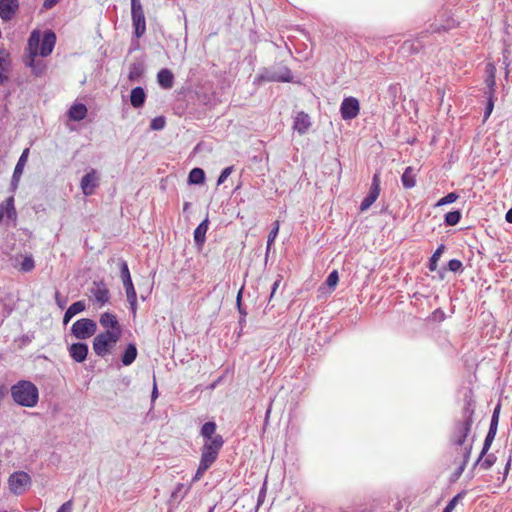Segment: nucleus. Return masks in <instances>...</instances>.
I'll list each match as a JSON object with an SVG mask.
<instances>
[{
  "label": "nucleus",
  "mask_w": 512,
  "mask_h": 512,
  "mask_svg": "<svg viewBox=\"0 0 512 512\" xmlns=\"http://www.w3.org/2000/svg\"><path fill=\"white\" fill-rule=\"evenodd\" d=\"M475 412V401L472 391H468L464 396V407L461 419L455 424L451 434V442L456 446L463 448H472L476 434L473 430V415Z\"/></svg>",
  "instance_id": "nucleus-1"
},
{
  "label": "nucleus",
  "mask_w": 512,
  "mask_h": 512,
  "mask_svg": "<svg viewBox=\"0 0 512 512\" xmlns=\"http://www.w3.org/2000/svg\"><path fill=\"white\" fill-rule=\"evenodd\" d=\"M56 43V36L52 31H46L41 37L39 31H33L28 39L29 62L27 65L33 66L35 57L40 55L47 57L54 49Z\"/></svg>",
  "instance_id": "nucleus-2"
},
{
  "label": "nucleus",
  "mask_w": 512,
  "mask_h": 512,
  "mask_svg": "<svg viewBox=\"0 0 512 512\" xmlns=\"http://www.w3.org/2000/svg\"><path fill=\"white\" fill-rule=\"evenodd\" d=\"M10 392L13 401L22 407L32 408L38 403L39 390L31 381H18L12 385Z\"/></svg>",
  "instance_id": "nucleus-3"
},
{
  "label": "nucleus",
  "mask_w": 512,
  "mask_h": 512,
  "mask_svg": "<svg viewBox=\"0 0 512 512\" xmlns=\"http://www.w3.org/2000/svg\"><path fill=\"white\" fill-rule=\"evenodd\" d=\"M121 335L118 332H102L94 337L93 350L97 356L104 357L110 349L119 341Z\"/></svg>",
  "instance_id": "nucleus-4"
},
{
  "label": "nucleus",
  "mask_w": 512,
  "mask_h": 512,
  "mask_svg": "<svg viewBox=\"0 0 512 512\" xmlns=\"http://www.w3.org/2000/svg\"><path fill=\"white\" fill-rule=\"evenodd\" d=\"M97 324L89 318H81L73 323L71 334L78 340H85L96 333Z\"/></svg>",
  "instance_id": "nucleus-5"
},
{
  "label": "nucleus",
  "mask_w": 512,
  "mask_h": 512,
  "mask_svg": "<svg viewBox=\"0 0 512 512\" xmlns=\"http://www.w3.org/2000/svg\"><path fill=\"white\" fill-rule=\"evenodd\" d=\"M131 14L135 35L137 38H140L146 31V22L144 12L139 0H131Z\"/></svg>",
  "instance_id": "nucleus-6"
},
{
  "label": "nucleus",
  "mask_w": 512,
  "mask_h": 512,
  "mask_svg": "<svg viewBox=\"0 0 512 512\" xmlns=\"http://www.w3.org/2000/svg\"><path fill=\"white\" fill-rule=\"evenodd\" d=\"M201 435L206 440L204 448L222 447L223 439L222 436L216 434V424L214 422H206L201 428Z\"/></svg>",
  "instance_id": "nucleus-7"
},
{
  "label": "nucleus",
  "mask_w": 512,
  "mask_h": 512,
  "mask_svg": "<svg viewBox=\"0 0 512 512\" xmlns=\"http://www.w3.org/2000/svg\"><path fill=\"white\" fill-rule=\"evenodd\" d=\"M8 483L10 491L15 495H20L25 491L26 487L30 485L31 478L28 473L17 471L9 476Z\"/></svg>",
  "instance_id": "nucleus-8"
},
{
  "label": "nucleus",
  "mask_w": 512,
  "mask_h": 512,
  "mask_svg": "<svg viewBox=\"0 0 512 512\" xmlns=\"http://www.w3.org/2000/svg\"><path fill=\"white\" fill-rule=\"evenodd\" d=\"M218 457V450H204L202 453L199 466L192 478L193 482L199 481L204 473L211 467Z\"/></svg>",
  "instance_id": "nucleus-9"
},
{
  "label": "nucleus",
  "mask_w": 512,
  "mask_h": 512,
  "mask_svg": "<svg viewBox=\"0 0 512 512\" xmlns=\"http://www.w3.org/2000/svg\"><path fill=\"white\" fill-rule=\"evenodd\" d=\"M360 111L359 101L355 97H346L340 106V113L343 120L356 118Z\"/></svg>",
  "instance_id": "nucleus-10"
},
{
  "label": "nucleus",
  "mask_w": 512,
  "mask_h": 512,
  "mask_svg": "<svg viewBox=\"0 0 512 512\" xmlns=\"http://www.w3.org/2000/svg\"><path fill=\"white\" fill-rule=\"evenodd\" d=\"M380 194V176L378 173L374 174L368 195L363 199L360 204L362 212L368 210L371 205L377 200Z\"/></svg>",
  "instance_id": "nucleus-11"
},
{
  "label": "nucleus",
  "mask_w": 512,
  "mask_h": 512,
  "mask_svg": "<svg viewBox=\"0 0 512 512\" xmlns=\"http://www.w3.org/2000/svg\"><path fill=\"white\" fill-rule=\"evenodd\" d=\"M99 185V175L95 169H91L81 179V189L84 195L91 196Z\"/></svg>",
  "instance_id": "nucleus-12"
},
{
  "label": "nucleus",
  "mask_w": 512,
  "mask_h": 512,
  "mask_svg": "<svg viewBox=\"0 0 512 512\" xmlns=\"http://www.w3.org/2000/svg\"><path fill=\"white\" fill-rule=\"evenodd\" d=\"M90 293L100 307L109 302L110 293L103 281H94L93 286L90 289Z\"/></svg>",
  "instance_id": "nucleus-13"
},
{
  "label": "nucleus",
  "mask_w": 512,
  "mask_h": 512,
  "mask_svg": "<svg viewBox=\"0 0 512 512\" xmlns=\"http://www.w3.org/2000/svg\"><path fill=\"white\" fill-rule=\"evenodd\" d=\"M99 323L107 333L118 332V335H121L122 333L121 326L118 322L116 315H114L111 312L102 313L99 318Z\"/></svg>",
  "instance_id": "nucleus-14"
},
{
  "label": "nucleus",
  "mask_w": 512,
  "mask_h": 512,
  "mask_svg": "<svg viewBox=\"0 0 512 512\" xmlns=\"http://www.w3.org/2000/svg\"><path fill=\"white\" fill-rule=\"evenodd\" d=\"M11 72L10 54L3 48H0V86L9 80Z\"/></svg>",
  "instance_id": "nucleus-15"
},
{
  "label": "nucleus",
  "mask_w": 512,
  "mask_h": 512,
  "mask_svg": "<svg viewBox=\"0 0 512 512\" xmlns=\"http://www.w3.org/2000/svg\"><path fill=\"white\" fill-rule=\"evenodd\" d=\"M19 7L18 0H0V18L9 21L13 18Z\"/></svg>",
  "instance_id": "nucleus-16"
},
{
  "label": "nucleus",
  "mask_w": 512,
  "mask_h": 512,
  "mask_svg": "<svg viewBox=\"0 0 512 512\" xmlns=\"http://www.w3.org/2000/svg\"><path fill=\"white\" fill-rule=\"evenodd\" d=\"M68 352L70 357L77 363H82L86 360L88 355V345L83 342L73 343Z\"/></svg>",
  "instance_id": "nucleus-17"
},
{
  "label": "nucleus",
  "mask_w": 512,
  "mask_h": 512,
  "mask_svg": "<svg viewBox=\"0 0 512 512\" xmlns=\"http://www.w3.org/2000/svg\"><path fill=\"white\" fill-rule=\"evenodd\" d=\"M264 79L273 82H290L292 80V74L290 69L287 67H281L278 70L267 71L262 76Z\"/></svg>",
  "instance_id": "nucleus-18"
},
{
  "label": "nucleus",
  "mask_w": 512,
  "mask_h": 512,
  "mask_svg": "<svg viewBox=\"0 0 512 512\" xmlns=\"http://www.w3.org/2000/svg\"><path fill=\"white\" fill-rule=\"evenodd\" d=\"M311 126V120L307 113L300 111L294 117L293 129L300 135H304L308 132Z\"/></svg>",
  "instance_id": "nucleus-19"
},
{
  "label": "nucleus",
  "mask_w": 512,
  "mask_h": 512,
  "mask_svg": "<svg viewBox=\"0 0 512 512\" xmlns=\"http://www.w3.org/2000/svg\"><path fill=\"white\" fill-rule=\"evenodd\" d=\"M16 215L14 198L11 196L0 204V223H2L5 219L14 220L16 219Z\"/></svg>",
  "instance_id": "nucleus-20"
},
{
  "label": "nucleus",
  "mask_w": 512,
  "mask_h": 512,
  "mask_svg": "<svg viewBox=\"0 0 512 512\" xmlns=\"http://www.w3.org/2000/svg\"><path fill=\"white\" fill-rule=\"evenodd\" d=\"M28 156H29V148H26L23 150L22 154L20 155L19 159H18V162L14 168V172H13V175H12V184L13 185H17L21 176H22V173H23V170H24V167L27 163V160H28Z\"/></svg>",
  "instance_id": "nucleus-21"
},
{
  "label": "nucleus",
  "mask_w": 512,
  "mask_h": 512,
  "mask_svg": "<svg viewBox=\"0 0 512 512\" xmlns=\"http://www.w3.org/2000/svg\"><path fill=\"white\" fill-rule=\"evenodd\" d=\"M488 451L489 450H481L473 465L474 468L479 466L481 469L487 470L496 462V456L493 453H488Z\"/></svg>",
  "instance_id": "nucleus-22"
},
{
  "label": "nucleus",
  "mask_w": 512,
  "mask_h": 512,
  "mask_svg": "<svg viewBox=\"0 0 512 512\" xmlns=\"http://www.w3.org/2000/svg\"><path fill=\"white\" fill-rule=\"evenodd\" d=\"M488 451L489 450H481L473 465L474 468L479 466L481 469L487 470L496 462V456L493 453H488Z\"/></svg>",
  "instance_id": "nucleus-23"
},
{
  "label": "nucleus",
  "mask_w": 512,
  "mask_h": 512,
  "mask_svg": "<svg viewBox=\"0 0 512 512\" xmlns=\"http://www.w3.org/2000/svg\"><path fill=\"white\" fill-rule=\"evenodd\" d=\"M86 309V304L84 301H76L73 304H71L68 309L66 310L64 317H63V324L67 325L70 320L77 314L83 312Z\"/></svg>",
  "instance_id": "nucleus-24"
},
{
  "label": "nucleus",
  "mask_w": 512,
  "mask_h": 512,
  "mask_svg": "<svg viewBox=\"0 0 512 512\" xmlns=\"http://www.w3.org/2000/svg\"><path fill=\"white\" fill-rule=\"evenodd\" d=\"M146 100V93L144 89L137 86L131 90L130 102L134 108H141Z\"/></svg>",
  "instance_id": "nucleus-25"
},
{
  "label": "nucleus",
  "mask_w": 512,
  "mask_h": 512,
  "mask_svg": "<svg viewBox=\"0 0 512 512\" xmlns=\"http://www.w3.org/2000/svg\"><path fill=\"white\" fill-rule=\"evenodd\" d=\"M209 226L208 217H206L194 230V241L197 245L201 246L206 240V233Z\"/></svg>",
  "instance_id": "nucleus-26"
},
{
  "label": "nucleus",
  "mask_w": 512,
  "mask_h": 512,
  "mask_svg": "<svg viewBox=\"0 0 512 512\" xmlns=\"http://www.w3.org/2000/svg\"><path fill=\"white\" fill-rule=\"evenodd\" d=\"M145 64L142 60L133 62L129 67L128 79L130 81H138L144 74Z\"/></svg>",
  "instance_id": "nucleus-27"
},
{
  "label": "nucleus",
  "mask_w": 512,
  "mask_h": 512,
  "mask_svg": "<svg viewBox=\"0 0 512 512\" xmlns=\"http://www.w3.org/2000/svg\"><path fill=\"white\" fill-rule=\"evenodd\" d=\"M401 182L404 188L411 189L416 185V170L409 166L401 176Z\"/></svg>",
  "instance_id": "nucleus-28"
},
{
  "label": "nucleus",
  "mask_w": 512,
  "mask_h": 512,
  "mask_svg": "<svg viewBox=\"0 0 512 512\" xmlns=\"http://www.w3.org/2000/svg\"><path fill=\"white\" fill-rule=\"evenodd\" d=\"M87 115V108L84 104L77 103L70 107L68 111V116L71 120L81 121Z\"/></svg>",
  "instance_id": "nucleus-29"
},
{
  "label": "nucleus",
  "mask_w": 512,
  "mask_h": 512,
  "mask_svg": "<svg viewBox=\"0 0 512 512\" xmlns=\"http://www.w3.org/2000/svg\"><path fill=\"white\" fill-rule=\"evenodd\" d=\"M159 85L164 89H170L173 86V74L168 69H162L157 74Z\"/></svg>",
  "instance_id": "nucleus-30"
},
{
  "label": "nucleus",
  "mask_w": 512,
  "mask_h": 512,
  "mask_svg": "<svg viewBox=\"0 0 512 512\" xmlns=\"http://www.w3.org/2000/svg\"><path fill=\"white\" fill-rule=\"evenodd\" d=\"M137 348H136V345L135 344H128V346L126 347L123 355H122V358H121V362L124 366H129L131 365L136 357H137Z\"/></svg>",
  "instance_id": "nucleus-31"
},
{
  "label": "nucleus",
  "mask_w": 512,
  "mask_h": 512,
  "mask_svg": "<svg viewBox=\"0 0 512 512\" xmlns=\"http://www.w3.org/2000/svg\"><path fill=\"white\" fill-rule=\"evenodd\" d=\"M470 452L471 450H465V453L463 454L462 462L459 464V466L456 468V470L451 474L450 482H456L460 476L462 475L468 461L470 458Z\"/></svg>",
  "instance_id": "nucleus-32"
},
{
  "label": "nucleus",
  "mask_w": 512,
  "mask_h": 512,
  "mask_svg": "<svg viewBox=\"0 0 512 512\" xmlns=\"http://www.w3.org/2000/svg\"><path fill=\"white\" fill-rule=\"evenodd\" d=\"M204 180L205 173L201 168H193L188 175V181L190 184H202Z\"/></svg>",
  "instance_id": "nucleus-33"
},
{
  "label": "nucleus",
  "mask_w": 512,
  "mask_h": 512,
  "mask_svg": "<svg viewBox=\"0 0 512 512\" xmlns=\"http://www.w3.org/2000/svg\"><path fill=\"white\" fill-rule=\"evenodd\" d=\"M444 251H445V245L440 244L429 260L428 268L430 271H436L438 260L440 259V257L444 253Z\"/></svg>",
  "instance_id": "nucleus-34"
},
{
  "label": "nucleus",
  "mask_w": 512,
  "mask_h": 512,
  "mask_svg": "<svg viewBox=\"0 0 512 512\" xmlns=\"http://www.w3.org/2000/svg\"><path fill=\"white\" fill-rule=\"evenodd\" d=\"M461 212L459 210L450 211L445 214V224L448 226H455L461 220Z\"/></svg>",
  "instance_id": "nucleus-35"
},
{
  "label": "nucleus",
  "mask_w": 512,
  "mask_h": 512,
  "mask_svg": "<svg viewBox=\"0 0 512 512\" xmlns=\"http://www.w3.org/2000/svg\"><path fill=\"white\" fill-rule=\"evenodd\" d=\"M119 267H120V276H121L122 282L125 283V282H128L129 280H132L130 271L128 268V264L125 260H123V259L119 260Z\"/></svg>",
  "instance_id": "nucleus-36"
},
{
  "label": "nucleus",
  "mask_w": 512,
  "mask_h": 512,
  "mask_svg": "<svg viewBox=\"0 0 512 512\" xmlns=\"http://www.w3.org/2000/svg\"><path fill=\"white\" fill-rule=\"evenodd\" d=\"M458 197V194H456L455 192H450L446 196L439 199L438 202L436 203V206L439 207L454 203L458 199Z\"/></svg>",
  "instance_id": "nucleus-37"
},
{
  "label": "nucleus",
  "mask_w": 512,
  "mask_h": 512,
  "mask_svg": "<svg viewBox=\"0 0 512 512\" xmlns=\"http://www.w3.org/2000/svg\"><path fill=\"white\" fill-rule=\"evenodd\" d=\"M279 227H280L279 221H275V223L273 224V228L271 229V231L269 232V235H268L267 250L270 249L271 245L275 241V239L278 235V232H279Z\"/></svg>",
  "instance_id": "nucleus-38"
},
{
  "label": "nucleus",
  "mask_w": 512,
  "mask_h": 512,
  "mask_svg": "<svg viewBox=\"0 0 512 512\" xmlns=\"http://www.w3.org/2000/svg\"><path fill=\"white\" fill-rule=\"evenodd\" d=\"M123 286L126 291L127 300H134V298H137L136 291H135L132 280H129L128 282L123 283Z\"/></svg>",
  "instance_id": "nucleus-39"
},
{
  "label": "nucleus",
  "mask_w": 512,
  "mask_h": 512,
  "mask_svg": "<svg viewBox=\"0 0 512 512\" xmlns=\"http://www.w3.org/2000/svg\"><path fill=\"white\" fill-rule=\"evenodd\" d=\"M35 263L32 256H25L21 262V270L23 272H30L34 269Z\"/></svg>",
  "instance_id": "nucleus-40"
},
{
  "label": "nucleus",
  "mask_w": 512,
  "mask_h": 512,
  "mask_svg": "<svg viewBox=\"0 0 512 512\" xmlns=\"http://www.w3.org/2000/svg\"><path fill=\"white\" fill-rule=\"evenodd\" d=\"M464 496V492H460L458 493L457 495H455L448 503L447 505L445 506V508L443 509L444 512H452L453 509L455 508L456 504L458 503V501L460 499H462Z\"/></svg>",
  "instance_id": "nucleus-41"
},
{
  "label": "nucleus",
  "mask_w": 512,
  "mask_h": 512,
  "mask_svg": "<svg viewBox=\"0 0 512 512\" xmlns=\"http://www.w3.org/2000/svg\"><path fill=\"white\" fill-rule=\"evenodd\" d=\"M165 123H166L165 118L162 116H158V117H155L154 119H152V121L150 123V128L152 130L159 131L165 127Z\"/></svg>",
  "instance_id": "nucleus-42"
},
{
  "label": "nucleus",
  "mask_w": 512,
  "mask_h": 512,
  "mask_svg": "<svg viewBox=\"0 0 512 512\" xmlns=\"http://www.w3.org/2000/svg\"><path fill=\"white\" fill-rule=\"evenodd\" d=\"M232 172H233V166L224 168L218 177L217 185L223 184L227 180V178L231 175Z\"/></svg>",
  "instance_id": "nucleus-43"
},
{
  "label": "nucleus",
  "mask_w": 512,
  "mask_h": 512,
  "mask_svg": "<svg viewBox=\"0 0 512 512\" xmlns=\"http://www.w3.org/2000/svg\"><path fill=\"white\" fill-rule=\"evenodd\" d=\"M485 83H486V86L488 88V91L486 92V95H493L495 94V85H496V82H495V77H492V76H486V79H485Z\"/></svg>",
  "instance_id": "nucleus-44"
},
{
  "label": "nucleus",
  "mask_w": 512,
  "mask_h": 512,
  "mask_svg": "<svg viewBox=\"0 0 512 512\" xmlns=\"http://www.w3.org/2000/svg\"><path fill=\"white\" fill-rule=\"evenodd\" d=\"M493 108H494V96L487 95V104H486L485 111H484V119H487L491 115Z\"/></svg>",
  "instance_id": "nucleus-45"
},
{
  "label": "nucleus",
  "mask_w": 512,
  "mask_h": 512,
  "mask_svg": "<svg viewBox=\"0 0 512 512\" xmlns=\"http://www.w3.org/2000/svg\"><path fill=\"white\" fill-rule=\"evenodd\" d=\"M339 281V276H338V272L336 270L332 271L327 279H326V284L330 287V288H334L337 283Z\"/></svg>",
  "instance_id": "nucleus-46"
},
{
  "label": "nucleus",
  "mask_w": 512,
  "mask_h": 512,
  "mask_svg": "<svg viewBox=\"0 0 512 512\" xmlns=\"http://www.w3.org/2000/svg\"><path fill=\"white\" fill-rule=\"evenodd\" d=\"M420 47H421V45L419 42H417L415 44L414 42H411V41H405L404 44L402 45L401 49L404 52H407V51L417 52L420 49Z\"/></svg>",
  "instance_id": "nucleus-47"
},
{
  "label": "nucleus",
  "mask_w": 512,
  "mask_h": 512,
  "mask_svg": "<svg viewBox=\"0 0 512 512\" xmlns=\"http://www.w3.org/2000/svg\"><path fill=\"white\" fill-rule=\"evenodd\" d=\"M242 293H243V287L238 291V294H237V297H236V304H237V308H238V311L240 313V315L242 317H246L247 316V311L246 309L242 306Z\"/></svg>",
  "instance_id": "nucleus-48"
},
{
  "label": "nucleus",
  "mask_w": 512,
  "mask_h": 512,
  "mask_svg": "<svg viewBox=\"0 0 512 512\" xmlns=\"http://www.w3.org/2000/svg\"><path fill=\"white\" fill-rule=\"evenodd\" d=\"M448 269L452 272L462 271V262L458 259H452L448 262Z\"/></svg>",
  "instance_id": "nucleus-49"
},
{
  "label": "nucleus",
  "mask_w": 512,
  "mask_h": 512,
  "mask_svg": "<svg viewBox=\"0 0 512 512\" xmlns=\"http://www.w3.org/2000/svg\"><path fill=\"white\" fill-rule=\"evenodd\" d=\"M55 301L60 309H64L67 304V299L62 298L59 291L55 292Z\"/></svg>",
  "instance_id": "nucleus-50"
},
{
  "label": "nucleus",
  "mask_w": 512,
  "mask_h": 512,
  "mask_svg": "<svg viewBox=\"0 0 512 512\" xmlns=\"http://www.w3.org/2000/svg\"><path fill=\"white\" fill-rule=\"evenodd\" d=\"M73 503L72 500L66 501L63 503L57 510V512H72Z\"/></svg>",
  "instance_id": "nucleus-51"
},
{
  "label": "nucleus",
  "mask_w": 512,
  "mask_h": 512,
  "mask_svg": "<svg viewBox=\"0 0 512 512\" xmlns=\"http://www.w3.org/2000/svg\"><path fill=\"white\" fill-rule=\"evenodd\" d=\"M280 283H281V277L279 276L278 279L275 280V282L272 285L271 293H270V300L273 299V297L275 296V293H276L277 289L279 288Z\"/></svg>",
  "instance_id": "nucleus-52"
},
{
  "label": "nucleus",
  "mask_w": 512,
  "mask_h": 512,
  "mask_svg": "<svg viewBox=\"0 0 512 512\" xmlns=\"http://www.w3.org/2000/svg\"><path fill=\"white\" fill-rule=\"evenodd\" d=\"M486 74L487 76L495 77L496 74V67L492 63H488L486 66Z\"/></svg>",
  "instance_id": "nucleus-53"
},
{
  "label": "nucleus",
  "mask_w": 512,
  "mask_h": 512,
  "mask_svg": "<svg viewBox=\"0 0 512 512\" xmlns=\"http://www.w3.org/2000/svg\"><path fill=\"white\" fill-rule=\"evenodd\" d=\"M452 27H453L452 23H448L447 25H443V26H435L433 28V32L447 31V30L451 29Z\"/></svg>",
  "instance_id": "nucleus-54"
},
{
  "label": "nucleus",
  "mask_w": 512,
  "mask_h": 512,
  "mask_svg": "<svg viewBox=\"0 0 512 512\" xmlns=\"http://www.w3.org/2000/svg\"><path fill=\"white\" fill-rule=\"evenodd\" d=\"M60 0H44L43 7L45 9H51L54 7Z\"/></svg>",
  "instance_id": "nucleus-55"
},
{
  "label": "nucleus",
  "mask_w": 512,
  "mask_h": 512,
  "mask_svg": "<svg viewBox=\"0 0 512 512\" xmlns=\"http://www.w3.org/2000/svg\"><path fill=\"white\" fill-rule=\"evenodd\" d=\"M499 415H500V404H498L494 410H493V413H492V417H491V420L494 421L495 418H496V421L499 422Z\"/></svg>",
  "instance_id": "nucleus-56"
},
{
  "label": "nucleus",
  "mask_w": 512,
  "mask_h": 512,
  "mask_svg": "<svg viewBox=\"0 0 512 512\" xmlns=\"http://www.w3.org/2000/svg\"><path fill=\"white\" fill-rule=\"evenodd\" d=\"M503 58H504V63L506 64V68H507L509 65V50L508 49H505L503 51ZM508 74H509V71L506 69V77L508 76Z\"/></svg>",
  "instance_id": "nucleus-57"
},
{
  "label": "nucleus",
  "mask_w": 512,
  "mask_h": 512,
  "mask_svg": "<svg viewBox=\"0 0 512 512\" xmlns=\"http://www.w3.org/2000/svg\"><path fill=\"white\" fill-rule=\"evenodd\" d=\"M510 465H511V456H509L507 462H506V465H505V468H504V473H503V480L506 479L508 473H509V470H510Z\"/></svg>",
  "instance_id": "nucleus-58"
},
{
  "label": "nucleus",
  "mask_w": 512,
  "mask_h": 512,
  "mask_svg": "<svg viewBox=\"0 0 512 512\" xmlns=\"http://www.w3.org/2000/svg\"><path fill=\"white\" fill-rule=\"evenodd\" d=\"M128 302L130 304V309L132 313L135 315L137 309V298H134V300H128Z\"/></svg>",
  "instance_id": "nucleus-59"
},
{
  "label": "nucleus",
  "mask_w": 512,
  "mask_h": 512,
  "mask_svg": "<svg viewBox=\"0 0 512 512\" xmlns=\"http://www.w3.org/2000/svg\"><path fill=\"white\" fill-rule=\"evenodd\" d=\"M493 440H494V438H492L491 436L486 435V438L484 440V444H483L482 448H490Z\"/></svg>",
  "instance_id": "nucleus-60"
},
{
  "label": "nucleus",
  "mask_w": 512,
  "mask_h": 512,
  "mask_svg": "<svg viewBox=\"0 0 512 512\" xmlns=\"http://www.w3.org/2000/svg\"><path fill=\"white\" fill-rule=\"evenodd\" d=\"M498 423L496 419L494 421H490L489 431L497 433Z\"/></svg>",
  "instance_id": "nucleus-61"
},
{
  "label": "nucleus",
  "mask_w": 512,
  "mask_h": 512,
  "mask_svg": "<svg viewBox=\"0 0 512 512\" xmlns=\"http://www.w3.org/2000/svg\"><path fill=\"white\" fill-rule=\"evenodd\" d=\"M505 219L508 223H511L512 224V208H510L507 213H506V216H505Z\"/></svg>",
  "instance_id": "nucleus-62"
},
{
  "label": "nucleus",
  "mask_w": 512,
  "mask_h": 512,
  "mask_svg": "<svg viewBox=\"0 0 512 512\" xmlns=\"http://www.w3.org/2000/svg\"><path fill=\"white\" fill-rule=\"evenodd\" d=\"M6 394V388L4 386H0V401L4 398Z\"/></svg>",
  "instance_id": "nucleus-63"
},
{
  "label": "nucleus",
  "mask_w": 512,
  "mask_h": 512,
  "mask_svg": "<svg viewBox=\"0 0 512 512\" xmlns=\"http://www.w3.org/2000/svg\"><path fill=\"white\" fill-rule=\"evenodd\" d=\"M245 322H246V317H242L241 316L240 319H239L240 326L242 327L245 324Z\"/></svg>",
  "instance_id": "nucleus-64"
}]
</instances>
